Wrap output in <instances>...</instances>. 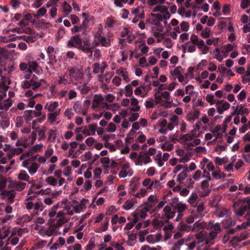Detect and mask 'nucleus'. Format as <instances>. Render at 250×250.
Wrapping results in <instances>:
<instances>
[{"instance_id": "1", "label": "nucleus", "mask_w": 250, "mask_h": 250, "mask_svg": "<svg viewBox=\"0 0 250 250\" xmlns=\"http://www.w3.org/2000/svg\"><path fill=\"white\" fill-rule=\"evenodd\" d=\"M210 228V231L207 235L204 231H200L195 234L196 238L200 242H205L207 244H212L211 241L216 238L219 232V224L210 223L208 228Z\"/></svg>"}, {"instance_id": "2", "label": "nucleus", "mask_w": 250, "mask_h": 250, "mask_svg": "<svg viewBox=\"0 0 250 250\" xmlns=\"http://www.w3.org/2000/svg\"><path fill=\"white\" fill-rule=\"evenodd\" d=\"M230 212L227 209L221 208H220V217L226 216V219L221 221V225L223 228H228L231 226H234L235 222L230 217H228Z\"/></svg>"}, {"instance_id": "3", "label": "nucleus", "mask_w": 250, "mask_h": 250, "mask_svg": "<svg viewBox=\"0 0 250 250\" xmlns=\"http://www.w3.org/2000/svg\"><path fill=\"white\" fill-rule=\"evenodd\" d=\"M67 47H75L79 50H82L84 47V43L82 44V40L79 35L72 36L67 42Z\"/></svg>"}, {"instance_id": "4", "label": "nucleus", "mask_w": 250, "mask_h": 250, "mask_svg": "<svg viewBox=\"0 0 250 250\" xmlns=\"http://www.w3.org/2000/svg\"><path fill=\"white\" fill-rule=\"evenodd\" d=\"M90 101L89 100H85L83 106L79 102H76L73 105V109L77 113H82L83 115L87 114V110L90 106Z\"/></svg>"}, {"instance_id": "5", "label": "nucleus", "mask_w": 250, "mask_h": 250, "mask_svg": "<svg viewBox=\"0 0 250 250\" xmlns=\"http://www.w3.org/2000/svg\"><path fill=\"white\" fill-rule=\"evenodd\" d=\"M93 44L95 46L101 45L104 47H108L110 45V40L100 34H95L94 36Z\"/></svg>"}, {"instance_id": "6", "label": "nucleus", "mask_w": 250, "mask_h": 250, "mask_svg": "<svg viewBox=\"0 0 250 250\" xmlns=\"http://www.w3.org/2000/svg\"><path fill=\"white\" fill-rule=\"evenodd\" d=\"M175 215V211L174 208H172L168 205L166 206L163 210L161 218L165 220V223H168V220L172 219Z\"/></svg>"}, {"instance_id": "7", "label": "nucleus", "mask_w": 250, "mask_h": 250, "mask_svg": "<svg viewBox=\"0 0 250 250\" xmlns=\"http://www.w3.org/2000/svg\"><path fill=\"white\" fill-rule=\"evenodd\" d=\"M233 207L235 214L238 216H242L246 211L250 209L249 206L242 203L241 204L240 203H234Z\"/></svg>"}, {"instance_id": "8", "label": "nucleus", "mask_w": 250, "mask_h": 250, "mask_svg": "<svg viewBox=\"0 0 250 250\" xmlns=\"http://www.w3.org/2000/svg\"><path fill=\"white\" fill-rule=\"evenodd\" d=\"M1 195L3 196V198L7 200V201L10 203H12L14 202V199L15 197L16 192L14 189L10 190L3 191L1 193Z\"/></svg>"}, {"instance_id": "9", "label": "nucleus", "mask_w": 250, "mask_h": 250, "mask_svg": "<svg viewBox=\"0 0 250 250\" xmlns=\"http://www.w3.org/2000/svg\"><path fill=\"white\" fill-rule=\"evenodd\" d=\"M139 178L137 177H134L131 179L129 185L128 193L133 194L136 189L139 187Z\"/></svg>"}, {"instance_id": "10", "label": "nucleus", "mask_w": 250, "mask_h": 250, "mask_svg": "<svg viewBox=\"0 0 250 250\" xmlns=\"http://www.w3.org/2000/svg\"><path fill=\"white\" fill-rule=\"evenodd\" d=\"M10 83L11 81L8 78L1 76V78L0 80V91L5 92L7 91L9 88L8 85Z\"/></svg>"}, {"instance_id": "11", "label": "nucleus", "mask_w": 250, "mask_h": 250, "mask_svg": "<svg viewBox=\"0 0 250 250\" xmlns=\"http://www.w3.org/2000/svg\"><path fill=\"white\" fill-rule=\"evenodd\" d=\"M104 100V98L101 94L95 95L93 98L92 104V108H98L100 104H101Z\"/></svg>"}, {"instance_id": "12", "label": "nucleus", "mask_w": 250, "mask_h": 250, "mask_svg": "<svg viewBox=\"0 0 250 250\" xmlns=\"http://www.w3.org/2000/svg\"><path fill=\"white\" fill-rule=\"evenodd\" d=\"M193 139V138H192L190 135L187 133L181 136L178 140V142L181 144H183L185 146V148L187 149H188L187 144H189V142H191V141Z\"/></svg>"}, {"instance_id": "13", "label": "nucleus", "mask_w": 250, "mask_h": 250, "mask_svg": "<svg viewBox=\"0 0 250 250\" xmlns=\"http://www.w3.org/2000/svg\"><path fill=\"white\" fill-rule=\"evenodd\" d=\"M83 43H84V47L83 48L82 51L84 53L89 54L88 57L91 58L93 54L92 50L93 47L91 46V43L89 41L87 40H83Z\"/></svg>"}, {"instance_id": "14", "label": "nucleus", "mask_w": 250, "mask_h": 250, "mask_svg": "<svg viewBox=\"0 0 250 250\" xmlns=\"http://www.w3.org/2000/svg\"><path fill=\"white\" fill-rule=\"evenodd\" d=\"M162 238V235L160 233H157L156 234H149L147 236L146 241L151 244H154L159 242Z\"/></svg>"}, {"instance_id": "15", "label": "nucleus", "mask_w": 250, "mask_h": 250, "mask_svg": "<svg viewBox=\"0 0 250 250\" xmlns=\"http://www.w3.org/2000/svg\"><path fill=\"white\" fill-rule=\"evenodd\" d=\"M131 13L137 17H140L141 19L145 18V12L144 8L142 6L133 8L131 9Z\"/></svg>"}, {"instance_id": "16", "label": "nucleus", "mask_w": 250, "mask_h": 250, "mask_svg": "<svg viewBox=\"0 0 250 250\" xmlns=\"http://www.w3.org/2000/svg\"><path fill=\"white\" fill-rule=\"evenodd\" d=\"M196 208L198 215H197V216H195V217H196L197 218H202V216H203L206 213L203 203L200 202L198 204H197Z\"/></svg>"}, {"instance_id": "17", "label": "nucleus", "mask_w": 250, "mask_h": 250, "mask_svg": "<svg viewBox=\"0 0 250 250\" xmlns=\"http://www.w3.org/2000/svg\"><path fill=\"white\" fill-rule=\"evenodd\" d=\"M172 208L176 212L177 211L178 213H183L187 209L186 205L183 203L180 202L176 205H172Z\"/></svg>"}, {"instance_id": "18", "label": "nucleus", "mask_w": 250, "mask_h": 250, "mask_svg": "<svg viewBox=\"0 0 250 250\" xmlns=\"http://www.w3.org/2000/svg\"><path fill=\"white\" fill-rule=\"evenodd\" d=\"M12 104V101L8 98L0 103V109L7 110Z\"/></svg>"}, {"instance_id": "19", "label": "nucleus", "mask_w": 250, "mask_h": 250, "mask_svg": "<svg viewBox=\"0 0 250 250\" xmlns=\"http://www.w3.org/2000/svg\"><path fill=\"white\" fill-rule=\"evenodd\" d=\"M195 45L202 51L203 54H207L209 50V48L205 45L204 42L202 40H200Z\"/></svg>"}, {"instance_id": "20", "label": "nucleus", "mask_w": 250, "mask_h": 250, "mask_svg": "<svg viewBox=\"0 0 250 250\" xmlns=\"http://www.w3.org/2000/svg\"><path fill=\"white\" fill-rule=\"evenodd\" d=\"M131 105L133 106L130 109L131 111L137 112L140 110V107L138 105V101L136 98H132L131 99Z\"/></svg>"}, {"instance_id": "21", "label": "nucleus", "mask_w": 250, "mask_h": 250, "mask_svg": "<svg viewBox=\"0 0 250 250\" xmlns=\"http://www.w3.org/2000/svg\"><path fill=\"white\" fill-rule=\"evenodd\" d=\"M18 178L20 180H23L30 183L29 181L30 176L27 174L26 171L24 170H21L18 174Z\"/></svg>"}, {"instance_id": "22", "label": "nucleus", "mask_w": 250, "mask_h": 250, "mask_svg": "<svg viewBox=\"0 0 250 250\" xmlns=\"http://www.w3.org/2000/svg\"><path fill=\"white\" fill-rule=\"evenodd\" d=\"M61 110H57L53 113L48 114V120L50 123H53L56 119L57 117L60 114Z\"/></svg>"}, {"instance_id": "23", "label": "nucleus", "mask_w": 250, "mask_h": 250, "mask_svg": "<svg viewBox=\"0 0 250 250\" xmlns=\"http://www.w3.org/2000/svg\"><path fill=\"white\" fill-rule=\"evenodd\" d=\"M29 68L28 69V71L31 73L32 71L37 72L38 68L39 67V65L38 63L35 61L29 62Z\"/></svg>"}, {"instance_id": "24", "label": "nucleus", "mask_w": 250, "mask_h": 250, "mask_svg": "<svg viewBox=\"0 0 250 250\" xmlns=\"http://www.w3.org/2000/svg\"><path fill=\"white\" fill-rule=\"evenodd\" d=\"M178 13L182 17L185 16L186 18H189L192 12L191 10L186 11L184 7H181L178 9Z\"/></svg>"}, {"instance_id": "25", "label": "nucleus", "mask_w": 250, "mask_h": 250, "mask_svg": "<svg viewBox=\"0 0 250 250\" xmlns=\"http://www.w3.org/2000/svg\"><path fill=\"white\" fill-rule=\"evenodd\" d=\"M58 105V103L55 101L50 103L49 104H46L44 108H46L49 112H53L56 110Z\"/></svg>"}, {"instance_id": "26", "label": "nucleus", "mask_w": 250, "mask_h": 250, "mask_svg": "<svg viewBox=\"0 0 250 250\" xmlns=\"http://www.w3.org/2000/svg\"><path fill=\"white\" fill-rule=\"evenodd\" d=\"M152 10L153 12H159L161 13H163L167 11V6L163 5L162 4H157Z\"/></svg>"}, {"instance_id": "27", "label": "nucleus", "mask_w": 250, "mask_h": 250, "mask_svg": "<svg viewBox=\"0 0 250 250\" xmlns=\"http://www.w3.org/2000/svg\"><path fill=\"white\" fill-rule=\"evenodd\" d=\"M188 201L189 203L193 207H195L198 203V195L195 193H193L191 196L189 198Z\"/></svg>"}, {"instance_id": "28", "label": "nucleus", "mask_w": 250, "mask_h": 250, "mask_svg": "<svg viewBox=\"0 0 250 250\" xmlns=\"http://www.w3.org/2000/svg\"><path fill=\"white\" fill-rule=\"evenodd\" d=\"M26 186L25 183L21 182L20 181H15L14 183V186L15 187V190H16L19 191H21L23 190Z\"/></svg>"}, {"instance_id": "29", "label": "nucleus", "mask_w": 250, "mask_h": 250, "mask_svg": "<svg viewBox=\"0 0 250 250\" xmlns=\"http://www.w3.org/2000/svg\"><path fill=\"white\" fill-rule=\"evenodd\" d=\"M10 233L8 228L3 227L0 229V239H3L8 237Z\"/></svg>"}, {"instance_id": "30", "label": "nucleus", "mask_w": 250, "mask_h": 250, "mask_svg": "<svg viewBox=\"0 0 250 250\" xmlns=\"http://www.w3.org/2000/svg\"><path fill=\"white\" fill-rule=\"evenodd\" d=\"M39 168V165L36 163H33L28 168V171L30 175L35 174L38 169Z\"/></svg>"}, {"instance_id": "31", "label": "nucleus", "mask_w": 250, "mask_h": 250, "mask_svg": "<svg viewBox=\"0 0 250 250\" xmlns=\"http://www.w3.org/2000/svg\"><path fill=\"white\" fill-rule=\"evenodd\" d=\"M165 223V219L159 220L158 219H154L152 220V225L155 228H158L163 226Z\"/></svg>"}, {"instance_id": "32", "label": "nucleus", "mask_w": 250, "mask_h": 250, "mask_svg": "<svg viewBox=\"0 0 250 250\" xmlns=\"http://www.w3.org/2000/svg\"><path fill=\"white\" fill-rule=\"evenodd\" d=\"M32 113V112L31 110H26L24 112L23 115L22 117L24 119L26 123H29V122L31 121L33 118Z\"/></svg>"}, {"instance_id": "33", "label": "nucleus", "mask_w": 250, "mask_h": 250, "mask_svg": "<svg viewBox=\"0 0 250 250\" xmlns=\"http://www.w3.org/2000/svg\"><path fill=\"white\" fill-rule=\"evenodd\" d=\"M166 0H147V4L149 7H152L157 4H163Z\"/></svg>"}, {"instance_id": "34", "label": "nucleus", "mask_w": 250, "mask_h": 250, "mask_svg": "<svg viewBox=\"0 0 250 250\" xmlns=\"http://www.w3.org/2000/svg\"><path fill=\"white\" fill-rule=\"evenodd\" d=\"M220 72L223 74H226L227 76H233L235 75L234 73L231 69H228L225 66H220Z\"/></svg>"}, {"instance_id": "35", "label": "nucleus", "mask_w": 250, "mask_h": 250, "mask_svg": "<svg viewBox=\"0 0 250 250\" xmlns=\"http://www.w3.org/2000/svg\"><path fill=\"white\" fill-rule=\"evenodd\" d=\"M236 228L235 229H231L229 230L226 234H224L223 238V242L224 243V244H226L228 242V241L229 239V235L230 234H233L234 232L236 231Z\"/></svg>"}, {"instance_id": "36", "label": "nucleus", "mask_w": 250, "mask_h": 250, "mask_svg": "<svg viewBox=\"0 0 250 250\" xmlns=\"http://www.w3.org/2000/svg\"><path fill=\"white\" fill-rule=\"evenodd\" d=\"M230 104L227 102L222 103V102L220 101V114H222L225 110H226L229 108Z\"/></svg>"}, {"instance_id": "37", "label": "nucleus", "mask_w": 250, "mask_h": 250, "mask_svg": "<svg viewBox=\"0 0 250 250\" xmlns=\"http://www.w3.org/2000/svg\"><path fill=\"white\" fill-rule=\"evenodd\" d=\"M45 181L49 185L56 186L58 183L57 180L52 176H49L46 178Z\"/></svg>"}, {"instance_id": "38", "label": "nucleus", "mask_w": 250, "mask_h": 250, "mask_svg": "<svg viewBox=\"0 0 250 250\" xmlns=\"http://www.w3.org/2000/svg\"><path fill=\"white\" fill-rule=\"evenodd\" d=\"M233 49V46L231 44H228L227 45L223 46L220 49V52L228 53Z\"/></svg>"}, {"instance_id": "39", "label": "nucleus", "mask_w": 250, "mask_h": 250, "mask_svg": "<svg viewBox=\"0 0 250 250\" xmlns=\"http://www.w3.org/2000/svg\"><path fill=\"white\" fill-rule=\"evenodd\" d=\"M114 73L113 72H108L105 73L104 75H103L102 78L103 81H104L107 83H109Z\"/></svg>"}, {"instance_id": "40", "label": "nucleus", "mask_w": 250, "mask_h": 250, "mask_svg": "<svg viewBox=\"0 0 250 250\" xmlns=\"http://www.w3.org/2000/svg\"><path fill=\"white\" fill-rule=\"evenodd\" d=\"M161 94L162 97L166 100V101L167 104H171L172 103V101H170V95L169 92L165 91L161 92Z\"/></svg>"}, {"instance_id": "41", "label": "nucleus", "mask_w": 250, "mask_h": 250, "mask_svg": "<svg viewBox=\"0 0 250 250\" xmlns=\"http://www.w3.org/2000/svg\"><path fill=\"white\" fill-rule=\"evenodd\" d=\"M134 205V200H127L123 206V208L126 210L130 209Z\"/></svg>"}, {"instance_id": "42", "label": "nucleus", "mask_w": 250, "mask_h": 250, "mask_svg": "<svg viewBox=\"0 0 250 250\" xmlns=\"http://www.w3.org/2000/svg\"><path fill=\"white\" fill-rule=\"evenodd\" d=\"M133 94V90L131 84H127L125 87V95L126 97H131Z\"/></svg>"}, {"instance_id": "43", "label": "nucleus", "mask_w": 250, "mask_h": 250, "mask_svg": "<svg viewBox=\"0 0 250 250\" xmlns=\"http://www.w3.org/2000/svg\"><path fill=\"white\" fill-rule=\"evenodd\" d=\"M165 224H167V225H165L163 228V230L166 232L171 231L174 229V226L173 224L169 222V220H168V223H165Z\"/></svg>"}, {"instance_id": "44", "label": "nucleus", "mask_w": 250, "mask_h": 250, "mask_svg": "<svg viewBox=\"0 0 250 250\" xmlns=\"http://www.w3.org/2000/svg\"><path fill=\"white\" fill-rule=\"evenodd\" d=\"M188 171V169H186V170L182 171L181 173H180L177 176V181L180 183H181L182 181L185 179L187 176V172Z\"/></svg>"}, {"instance_id": "45", "label": "nucleus", "mask_w": 250, "mask_h": 250, "mask_svg": "<svg viewBox=\"0 0 250 250\" xmlns=\"http://www.w3.org/2000/svg\"><path fill=\"white\" fill-rule=\"evenodd\" d=\"M200 142L201 141L199 139H194L192 142H189V144H187L188 146V150H191L192 146L198 145L200 144Z\"/></svg>"}, {"instance_id": "46", "label": "nucleus", "mask_w": 250, "mask_h": 250, "mask_svg": "<svg viewBox=\"0 0 250 250\" xmlns=\"http://www.w3.org/2000/svg\"><path fill=\"white\" fill-rule=\"evenodd\" d=\"M185 239H182L178 241L177 243H175L172 248V250H179L180 247L184 244Z\"/></svg>"}, {"instance_id": "47", "label": "nucleus", "mask_w": 250, "mask_h": 250, "mask_svg": "<svg viewBox=\"0 0 250 250\" xmlns=\"http://www.w3.org/2000/svg\"><path fill=\"white\" fill-rule=\"evenodd\" d=\"M92 153L90 151H87L84 154L81 156L82 161L83 162H85L91 159L92 158Z\"/></svg>"}, {"instance_id": "48", "label": "nucleus", "mask_w": 250, "mask_h": 250, "mask_svg": "<svg viewBox=\"0 0 250 250\" xmlns=\"http://www.w3.org/2000/svg\"><path fill=\"white\" fill-rule=\"evenodd\" d=\"M160 186V182L158 180H154L151 182L150 185L147 188V189H152L153 188H158Z\"/></svg>"}, {"instance_id": "49", "label": "nucleus", "mask_w": 250, "mask_h": 250, "mask_svg": "<svg viewBox=\"0 0 250 250\" xmlns=\"http://www.w3.org/2000/svg\"><path fill=\"white\" fill-rule=\"evenodd\" d=\"M63 10L65 12L66 16H68V15L71 12L72 9L70 5L66 2V1H64L63 3Z\"/></svg>"}, {"instance_id": "50", "label": "nucleus", "mask_w": 250, "mask_h": 250, "mask_svg": "<svg viewBox=\"0 0 250 250\" xmlns=\"http://www.w3.org/2000/svg\"><path fill=\"white\" fill-rule=\"evenodd\" d=\"M101 163L104 165L105 168L109 167L110 159L108 157H104L101 159Z\"/></svg>"}, {"instance_id": "51", "label": "nucleus", "mask_w": 250, "mask_h": 250, "mask_svg": "<svg viewBox=\"0 0 250 250\" xmlns=\"http://www.w3.org/2000/svg\"><path fill=\"white\" fill-rule=\"evenodd\" d=\"M56 131L52 129H50L49 131L48 139L49 140H50L52 142H54L55 140V139H56Z\"/></svg>"}, {"instance_id": "52", "label": "nucleus", "mask_w": 250, "mask_h": 250, "mask_svg": "<svg viewBox=\"0 0 250 250\" xmlns=\"http://www.w3.org/2000/svg\"><path fill=\"white\" fill-rule=\"evenodd\" d=\"M147 211L143 207L139 210V212L136 213L139 216L140 218L144 219L147 216Z\"/></svg>"}, {"instance_id": "53", "label": "nucleus", "mask_w": 250, "mask_h": 250, "mask_svg": "<svg viewBox=\"0 0 250 250\" xmlns=\"http://www.w3.org/2000/svg\"><path fill=\"white\" fill-rule=\"evenodd\" d=\"M145 86L144 85L140 86L137 87L134 93L136 95H140L142 97H144L145 95H142V89H145Z\"/></svg>"}, {"instance_id": "54", "label": "nucleus", "mask_w": 250, "mask_h": 250, "mask_svg": "<svg viewBox=\"0 0 250 250\" xmlns=\"http://www.w3.org/2000/svg\"><path fill=\"white\" fill-rule=\"evenodd\" d=\"M46 129V128L45 126L42 127V128L41 129H40L38 132V135H39V140H41L42 139L45 138V132Z\"/></svg>"}, {"instance_id": "55", "label": "nucleus", "mask_w": 250, "mask_h": 250, "mask_svg": "<svg viewBox=\"0 0 250 250\" xmlns=\"http://www.w3.org/2000/svg\"><path fill=\"white\" fill-rule=\"evenodd\" d=\"M115 21L113 20L112 18L111 17H109L106 19V22H105V27H113Z\"/></svg>"}, {"instance_id": "56", "label": "nucleus", "mask_w": 250, "mask_h": 250, "mask_svg": "<svg viewBox=\"0 0 250 250\" xmlns=\"http://www.w3.org/2000/svg\"><path fill=\"white\" fill-rule=\"evenodd\" d=\"M238 114H240L241 115H247L249 114V111L248 108H244L242 104L240 105V108L238 112Z\"/></svg>"}, {"instance_id": "57", "label": "nucleus", "mask_w": 250, "mask_h": 250, "mask_svg": "<svg viewBox=\"0 0 250 250\" xmlns=\"http://www.w3.org/2000/svg\"><path fill=\"white\" fill-rule=\"evenodd\" d=\"M189 24L188 22L183 21L180 24L181 29L182 31L187 32L189 29Z\"/></svg>"}, {"instance_id": "58", "label": "nucleus", "mask_w": 250, "mask_h": 250, "mask_svg": "<svg viewBox=\"0 0 250 250\" xmlns=\"http://www.w3.org/2000/svg\"><path fill=\"white\" fill-rule=\"evenodd\" d=\"M161 148L164 150L170 151L173 148V145L172 144H164L162 145Z\"/></svg>"}, {"instance_id": "59", "label": "nucleus", "mask_w": 250, "mask_h": 250, "mask_svg": "<svg viewBox=\"0 0 250 250\" xmlns=\"http://www.w3.org/2000/svg\"><path fill=\"white\" fill-rule=\"evenodd\" d=\"M210 134H212V137L215 138L213 141L216 140L219 137V127L217 126L213 129L211 130Z\"/></svg>"}, {"instance_id": "60", "label": "nucleus", "mask_w": 250, "mask_h": 250, "mask_svg": "<svg viewBox=\"0 0 250 250\" xmlns=\"http://www.w3.org/2000/svg\"><path fill=\"white\" fill-rule=\"evenodd\" d=\"M87 201L86 200H85L84 199H83L81 201V205H78V206H74L73 207V209H74L75 210V212L76 213H80V211H81V210L83 208V202H86Z\"/></svg>"}, {"instance_id": "61", "label": "nucleus", "mask_w": 250, "mask_h": 250, "mask_svg": "<svg viewBox=\"0 0 250 250\" xmlns=\"http://www.w3.org/2000/svg\"><path fill=\"white\" fill-rule=\"evenodd\" d=\"M88 127L91 134L94 135L98 128V126L97 124H92L89 125Z\"/></svg>"}, {"instance_id": "62", "label": "nucleus", "mask_w": 250, "mask_h": 250, "mask_svg": "<svg viewBox=\"0 0 250 250\" xmlns=\"http://www.w3.org/2000/svg\"><path fill=\"white\" fill-rule=\"evenodd\" d=\"M218 41L219 39L218 38L210 39L207 40V43L208 45L213 44L214 45H216L218 43Z\"/></svg>"}, {"instance_id": "63", "label": "nucleus", "mask_w": 250, "mask_h": 250, "mask_svg": "<svg viewBox=\"0 0 250 250\" xmlns=\"http://www.w3.org/2000/svg\"><path fill=\"white\" fill-rule=\"evenodd\" d=\"M245 217L248 221L246 223H244L241 225V227L243 228H246L248 226H250V213L248 212Z\"/></svg>"}, {"instance_id": "64", "label": "nucleus", "mask_w": 250, "mask_h": 250, "mask_svg": "<svg viewBox=\"0 0 250 250\" xmlns=\"http://www.w3.org/2000/svg\"><path fill=\"white\" fill-rule=\"evenodd\" d=\"M64 116H66L68 120H71L74 114L72 112L71 109H66L64 113Z\"/></svg>"}]
</instances>
